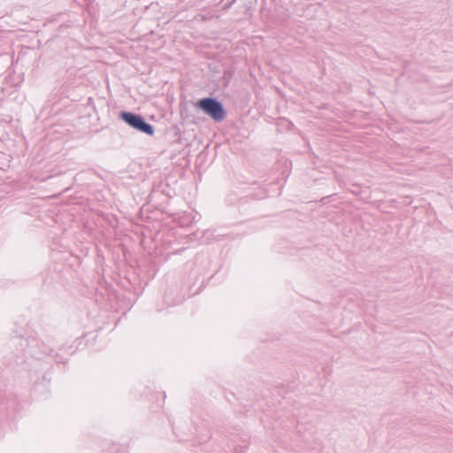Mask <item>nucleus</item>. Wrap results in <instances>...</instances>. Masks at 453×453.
I'll list each match as a JSON object with an SVG mask.
<instances>
[{
	"mask_svg": "<svg viewBox=\"0 0 453 453\" xmlns=\"http://www.w3.org/2000/svg\"><path fill=\"white\" fill-rule=\"evenodd\" d=\"M196 106L217 122L223 120L226 117L223 104L216 98H202L196 103Z\"/></svg>",
	"mask_w": 453,
	"mask_h": 453,
	"instance_id": "f257e3e1",
	"label": "nucleus"
},
{
	"mask_svg": "<svg viewBox=\"0 0 453 453\" xmlns=\"http://www.w3.org/2000/svg\"><path fill=\"white\" fill-rule=\"evenodd\" d=\"M120 118L127 125L142 133L149 135H152L154 134L153 126L146 122L144 118L141 115L129 111H122L120 113Z\"/></svg>",
	"mask_w": 453,
	"mask_h": 453,
	"instance_id": "f03ea898",
	"label": "nucleus"
}]
</instances>
